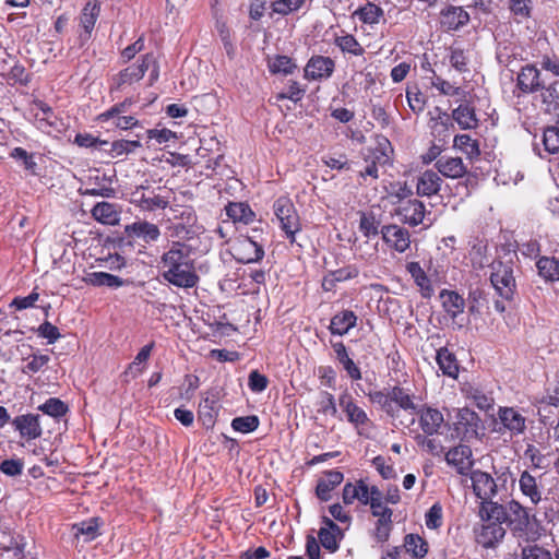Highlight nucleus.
Returning a JSON list of instances; mask_svg holds the SVG:
<instances>
[{
	"instance_id": "f704fd0d",
	"label": "nucleus",
	"mask_w": 559,
	"mask_h": 559,
	"mask_svg": "<svg viewBox=\"0 0 559 559\" xmlns=\"http://www.w3.org/2000/svg\"><path fill=\"white\" fill-rule=\"evenodd\" d=\"M226 214L234 222L250 224L253 222L255 214L247 203L230 202L226 206Z\"/></svg>"
},
{
	"instance_id": "412c9836",
	"label": "nucleus",
	"mask_w": 559,
	"mask_h": 559,
	"mask_svg": "<svg viewBox=\"0 0 559 559\" xmlns=\"http://www.w3.org/2000/svg\"><path fill=\"white\" fill-rule=\"evenodd\" d=\"M440 299L443 310L452 319L453 323L459 328L463 326V322L457 319L463 314L465 309L464 298L456 292L443 289L440 293Z\"/></svg>"
},
{
	"instance_id": "f03ea898",
	"label": "nucleus",
	"mask_w": 559,
	"mask_h": 559,
	"mask_svg": "<svg viewBox=\"0 0 559 559\" xmlns=\"http://www.w3.org/2000/svg\"><path fill=\"white\" fill-rule=\"evenodd\" d=\"M368 397L393 420L399 419L402 412L409 415H415L417 412L416 396L406 386L393 385L379 391H370Z\"/></svg>"
},
{
	"instance_id": "774afa93",
	"label": "nucleus",
	"mask_w": 559,
	"mask_h": 559,
	"mask_svg": "<svg viewBox=\"0 0 559 559\" xmlns=\"http://www.w3.org/2000/svg\"><path fill=\"white\" fill-rule=\"evenodd\" d=\"M543 102L548 105L559 106V81L551 83L542 92Z\"/></svg>"
},
{
	"instance_id": "c03bdc74",
	"label": "nucleus",
	"mask_w": 559,
	"mask_h": 559,
	"mask_svg": "<svg viewBox=\"0 0 559 559\" xmlns=\"http://www.w3.org/2000/svg\"><path fill=\"white\" fill-rule=\"evenodd\" d=\"M81 146H99L102 150H106L104 146H110V150L115 153V156H120L134 147L140 145V142H78Z\"/></svg>"
},
{
	"instance_id": "f8f14e48",
	"label": "nucleus",
	"mask_w": 559,
	"mask_h": 559,
	"mask_svg": "<svg viewBox=\"0 0 559 559\" xmlns=\"http://www.w3.org/2000/svg\"><path fill=\"white\" fill-rule=\"evenodd\" d=\"M132 104L131 99H126L124 102L115 105L112 108L107 110L106 112L99 116V119L104 122H109L115 124L117 128L122 130L134 129L142 127L139 126V121L132 116H121V114L127 111V107Z\"/></svg>"
},
{
	"instance_id": "de8ad7c7",
	"label": "nucleus",
	"mask_w": 559,
	"mask_h": 559,
	"mask_svg": "<svg viewBox=\"0 0 559 559\" xmlns=\"http://www.w3.org/2000/svg\"><path fill=\"white\" fill-rule=\"evenodd\" d=\"M380 222L371 212H361L359 219V230L365 237L377 236L379 234Z\"/></svg>"
},
{
	"instance_id": "2eb2a0df",
	"label": "nucleus",
	"mask_w": 559,
	"mask_h": 559,
	"mask_svg": "<svg viewBox=\"0 0 559 559\" xmlns=\"http://www.w3.org/2000/svg\"><path fill=\"white\" fill-rule=\"evenodd\" d=\"M415 414L418 416V423L427 436H432L438 433L442 425L444 424L443 414L431 406L423 405L417 406V412Z\"/></svg>"
},
{
	"instance_id": "58836bf2",
	"label": "nucleus",
	"mask_w": 559,
	"mask_h": 559,
	"mask_svg": "<svg viewBox=\"0 0 559 559\" xmlns=\"http://www.w3.org/2000/svg\"><path fill=\"white\" fill-rule=\"evenodd\" d=\"M437 116L430 120L431 134L435 138L449 136V130L453 129V123L449 114L436 108Z\"/></svg>"
},
{
	"instance_id": "603ef678",
	"label": "nucleus",
	"mask_w": 559,
	"mask_h": 559,
	"mask_svg": "<svg viewBox=\"0 0 559 559\" xmlns=\"http://www.w3.org/2000/svg\"><path fill=\"white\" fill-rule=\"evenodd\" d=\"M11 156L16 160H21L24 169L29 173L32 176H36L37 173V163L35 162V155L28 154L24 148L15 147L11 152Z\"/></svg>"
},
{
	"instance_id": "7ed1b4c3",
	"label": "nucleus",
	"mask_w": 559,
	"mask_h": 559,
	"mask_svg": "<svg viewBox=\"0 0 559 559\" xmlns=\"http://www.w3.org/2000/svg\"><path fill=\"white\" fill-rule=\"evenodd\" d=\"M274 214L280 222L282 230L290 242L295 241V236L300 231V221L293 202L285 197L278 198L273 204Z\"/></svg>"
},
{
	"instance_id": "423d86ee",
	"label": "nucleus",
	"mask_w": 559,
	"mask_h": 559,
	"mask_svg": "<svg viewBox=\"0 0 559 559\" xmlns=\"http://www.w3.org/2000/svg\"><path fill=\"white\" fill-rule=\"evenodd\" d=\"M490 282L500 297L506 300L513 298L515 293V280L511 266L502 262L492 263Z\"/></svg>"
},
{
	"instance_id": "393cba45",
	"label": "nucleus",
	"mask_w": 559,
	"mask_h": 559,
	"mask_svg": "<svg viewBox=\"0 0 559 559\" xmlns=\"http://www.w3.org/2000/svg\"><path fill=\"white\" fill-rule=\"evenodd\" d=\"M344 479L343 473L336 469L328 471L318 480L316 493L317 497L322 501L331 499V492L337 487Z\"/></svg>"
},
{
	"instance_id": "13d9d810",
	"label": "nucleus",
	"mask_w": 559,
	"mask_h": 559,
	"mask_svg": "<svg viewBox=\"0 0 559 559\" xmlns=\"http://www.w3.org/2000/svg\"><path fill=\"white\" fill-rule=\"evenodd\" d=\"M480 514L483 518H487L486 521L495 520L498 522L504 515V511L502 506L489 500L486 502L481 501Z\"/></svg>"
},
{
	"instance_id": "6e6d98bb",
	"label": "nucleus",
	"mask_w": 559,
	"mask_h": 559,
	"mask_svg": "<svg viewBox=\"0 0 559 559\" xmlns=\"http://www.w3.org/2000/svg\"><path fill=\"white\" fill-rule=\"evenodd\" d=\"M234 430L241 433H249L259 427V418L257 416L236 417L231 421Z\"/></svg>"
},
{
	"instance_id": "dca6fc26",
	"label": "nucleus",
	"mask_w": 559,
	"mask_h": 559,
	"mask_svg": "<svg viewBox=\"0 0 559 559\" xmlns=\"http://www.w3.org/2000/svg\"><path fill=\"white\" fill-rule=\"evenodd\" d=\"M132 203L142 211L152 212L157 209H166L169 205V199L166 195L154 193L153 190L146 192L145 188L141 186L132 193Z\"/></svg>"
},
{
	"instance_id": "9d476101",
	"label": "nucleus",
	"mask_w": 559,
	"mask_h": 559,
	"mask_svg": "<svg viewBox=\"0 0 559 559\" xmlns=\"http://www.w3.org/2000/svg\"><path fill=\"white\" fill-rule=\"evenodd\" d=\"M380 233L384 243L399 253H404L411 246L409 231L400 225H385Z\"/></svg>"
},
{
	"instance_id": "bb28decb",
	"label": "nucleus",
	"mask_w": 559,
	"mask_h": 559,
	"mask_svg": "<svg viewBox=\"0 0 559 559\" xmlns=\"http://www.w3.org/2000/svg\"><path fill=\"white\" fill-rule=\"evenodd\" d=\"M95 221L104 225L115 226L120 221V211L109 202H98L91 211Z\"/></svg>"
},
{
	"instance_id": "09e8293b",
	"label": "nucleus",
	"mask_w": 559,
	"mask_h": 559,
	"mask_svg": "<svg viewBox=\"0 0 559 559\" xmlns=\"http://www.w3.org/2000/svg\"><path fill=\"white\" fill-rule=\"evenodd\" d=\"M297 68L292 58L287 56H276L269 60V69L272 73L292 74Z\"/></svg>"
},
{
	"instance_id": "a878e982",
	"label": "nucleus",
	"mask_w": 559,
	"mask_h": 559,
	"mask_svg": "<svg viewBox=\"0 0 559 559\" xmlns=\"http://www.w3.org/2000/svg\"><path fill=\"white\" fill-rule=\"evenodd\" d=\"M468 21V13L461 7H448L441 12V25L449 31H456Z\"/></svg>"
},
{
	"instance_id": "ddd939ff",
	"label": "nucleus",
	"mask_w": 559,
	"mask_h": 559,
	"mask_svg": "<svg viewBox=\"0 0 559 559\" xmlns=\"http://www.w3.org/2000/svg\"><path fill=\"white\" fill-rule=\"evenodd\" d=\"M478 415L469 408H460L456 412L454 430L462 439H471L477 436L479 428Z\"/></svg>"
},
{
	"instance_id": "a19ab883",
	"label": "nucleus",
	"mask_w": 559,
	"mask_h": 559,
	"mask_svg": "<svg viewBox=\"0 0 559 559\" xmlns=\"http://www.w3.org/2000/svg\"><path fill=\"white\" fill-rule=\"evenodd\" d=\"M538 274L546 281H559V261L556 258L542 257L536 263Z\"/></svg>"
},
{
	"instance_id": "338daca9",
	"label": "nucleus",
	"mask_w": 559,
	"mask_h": 559,
	"mask_svg": "<svg viewBox=\"0 0 559 559\" xmlns=\"http://www.w3.org/2000/svg\"><path fill=\"white\" fill-rule=\"evenodd\" d=\"M37 333L40 337L46 338L48 344H53L61 337L59 329L48 321L38 326Z\"/></svg>"
},
{
	"instance_id": "39448f33",
	"label": "nucleus",
	"mask_w": 559,
	"mask_h": 559,
	"mask_svg": "<svg viewBox=\"0 0 559 559\" xmlns=\"http://www.w3.org/2000/svg\"><path fill=\"white\" fill-rule=\"evenodd\" d=\"M500 433H508L510 438L525 433L527 419L522 409L516 407L500 406L497 412Z\"/></svg>"
},
{
	"instance_id": "1a4fd4ad",
	"label": "nucleus",
	"mask_w": 559,
	"mask_h": 559,
	"mask_svg": "<svg viewBox=\"0 0 559 559\" xmlns=\"http://www.w3.org/2000/svg\"><path fill=\"white\" fill-rule=\"evenodd\" d=\"M338 405L345 414L347 421L355 428L360 429L370 424L367 413L357 405L353 395L348 391H344L340 394Z\"/></svg>"
},
{
	"instance_id": "37998d69",
	"label": "nucleus",
	"mask_w": 559,
	"mask_h": 559,
	"mask_svg": "<svg viewBox=\"0 0 559 559\" xmlns=\"http://www.w3.org/2000/svg\"><path fill=\"white\" fill-rule=\"evenodd\" d=\"M210 151V147L199 146L198 148H195L194 154H173L171 163L183 167L195 165L201 162V158L207 157Z\"/></svg>"
},
{
	"instance_id": "680f3d73",
	"label": "nucleus",
	"mask_w": 559,
	"mask_h": 559,
	"mask_svg": "<svg viewBox=\"0 0 559 559\" xmlns=\"http://www.w3.org/2000/svg\"><path fill=\"white\" fill-rule=\"evenodd\" d=\"M533 151L540 158L551 160V155L559 154V142H534Z\"/></svg>"
},
{
	"instance_id": "6e6552de",
	"label": "nucleus",
	"mask_w": 559,
	"mask_h": 559,
	"mask_svg": "<svg viewBox=\"0 0 559 559\" xmlns=\"http://www.w3.org/2000/svg\"><path fill=\"white\" fill-rule=\"evenodd\" d=\"M180 222L174 223L170 227V237L180 240H190L202 231V227L197 224L194 212L187 207L180 215Z\"/></svg>"
},
{
	"instance_id": "20e7f679",
	"label": "nucleus",
	"mask_w": 559,
	"mask_h": 559,
	"mask_svg": "<svg viewBox=\"0 0 559 559\" xmlns=\"http://www.w3.org/2000/svg\"><path fill=\"white\" fill-rule=\"evenodd\" d=\"M393 155V147L391 142H373V145L368 148L365 156L367 166L360 171V176L371 177L373 179L379 177V167H384L391 163Z\"/></svg>"
},
{
	"instance_id": "9b49d317",
	"label": "nucleus",
	"mask_w": 559,
	"mask_h": 559,
	"mask_svg": "<svg viewBox=\"0 0 559 559\" xmlns=\"http://www.w3.org/2000/svg\"><path fill=\"white\" fill-rule=\"evenodd\" d=\"M471 480L474 493L481 501L492 500L497 496L499 485L490 474L476 469L471 472Z\"/></svg>"
},
{
	"instance_id": "a211bd4d",
	"label": "nucleus",
	"mask_w": 559,
	"mask_h": 559,
	"mask_svg": "<svg viewBox=\"0 0 559 559\" xmlns=\"http://www.w3.org/2000/svg\"><path fill=\"white\" fill-rule=\"evenodd\" d=\"M335 68L334 61L330 57L313 56L305 67V79L310 81H320L329 79Z\"/></svg>"
},
{
	"instance_id": "473e14b6",
	"label": "nucleus",
	"mask_w": 559,
	"mask_h": 559,
	"mask_svg": "<svg viewBox=\"0 0 559 559\" xmlns=\"http://www.w3.org/2000/svg\"><path fill=\"white\" fill-rule=\"evenodd\" d=\"M436 166L440 174L449 178H460L466 173L461 157H440Z\"/></svg>"
},
{
	"instance_id": "4d7b16f0",
	"label": "nucleus",
	"mask_w": 559,
	"mask_h": 559,
	"mask_svg": "<svg viewBox=\"0 0 559 559\" xmlns=\"http://www.w3.org/2000/svg\"><path fill=\"white\" fill-rule=\"evenodd\" d=\"M39 411L51 416V417H60L66 414L68 407L67 405L60 401L59 399L50 397L43 405H40Z\"/></svg>"
},
{
	"instance_id": "6ab92c4d",
	"label": "nucleus",
	"mask_w": 559,
	"mask_h": 559,
	"mask_svg": "<svg viewBox=\"0 0 559 559\" xmlns=\"http://www.w3.org/2000/svg\"><path fill=\"white\" fill-rule=\"evenodd\" d=\"M425 205L417 199H407L399 204L396 214L401 217V221L411 226H417L424 222L425 217Z\"/></svg>"
},
{
	"instance_id": "ea45409f",
	"label": "nucleus",
	"mask_w": 559,
	"mask_h": 559,
	"mask_svg": "<svg viewBox=\"0 0 559 559\" xmlns=\"http://www.w3.org/2000/svg\"><path fill=\"white\" fill-rule=\"evenodd\" d=\"M100 13V4L97 1H90L82 10L80 22L87 37H90Z\"/></svg>"
},
{
	"instance_id": "c85d7f7f",
	"label": "nucleus",
	"mask_w": 559,
	"mask_h": 559,
	"mask_svg": "<svg viewBox=\"0 0 559 559\" xmlns=\"http://www.w3.org/2000/svg\"><path fill=\"white\" fill-rule=\"evenodd\" d=\"M357 316L352 310H343L332 317L329 330L334 335H345L356 325Z\"/></svg>"
},
{
	"instance_id": "4be33fe9",
	"label": "nucleus",
	"mask_w": 559,
	"mask_h": 559,
	"mask_svg": "<svg viewBox=\"0 0 559 559\" xmlns=\"http://www.w3.org/2000/svg\"><path fill=\"white\" fill-rule=\"evenodd\" d=\"M506 531L501 523L496 521L484 522L476 530V542L485 548L493 547L504 537Z\"/></svg>"
},
{
	"instance_id": "7c9ffc66",
	"label": "nucleus",
	"mask_w": 559,
	"mask_h": 559,
	"mask_svg": "<svg viewBox=\"0 0 559 559\" xmlns=\"http://www.w3.org/2000/svg\"><path fill=\"white\" fill-rule=\"evenodd\" d=\"M442 179L432 171L427 170L420 175L417 181V193L421 197H431L440 191Z\"/></svg>"
},
{
	"instance_id": "bf43d9fd",
	"label": "nucleus",
	"mask_w": 559,
	"mask_h": 559,
	"mask_svg": "<svg viewBox=\"0 0 559 559\" xmlns=\"http://www.w3.org/2000/svg\"><path fill=\"white\" fill-rule=\"evenodd\" d=\"M442 507L439 503L432 504L425 515V523L429 530H437L442 525Z\"/></svg>"
},
{
	"instance_id": "f3484780",
	"label": "nucleus",
	"mask_w": 559,
	"mask_h": 559,
	"mask_svg": "<svg viewBox=\"0 0 559 559\" xmlns=\"http://www.w3.org/2000/svg\"><path fill=\"white\" fill-rule=\"evenodd\" d=\"M445 461L461 475H467L474 464L472 449L465 444H459L445 453Z\"/></svg>"
},
{
	"instance_id": "69168bd1",
	"label": "nucleus",
	"mask_w": 559,
	"mask_h": 559,
	"mask_svg": "<svg viewBox=\"0 0 559 559\" xmlns=\"http://www.w3.org/2000/svg\"><path fill=\"white\" fill-rule=\"evenodd\" d=\"M305 94V90L300 87L299 83L296 81L289 82L288 86L285 91L277 95L278 99H289L294 103L299 102Z\"/></svg>"
},
{
	"instance_id": "cd10ccee",
	"label": "nucleus",
	"mask_w": 559,
	"mask_h": 559,
	"mask_svg": "<svg viewBox=\"0 0 559 559\" xmlns=\"http://www.w3.org/2000/svg\"><path fill=\"white\" fill-rule=\"evenodd\" d=\"M406 270L417 285L421 297L430 298L433 295L435 289L430 278L427 276L420 264L418 262H409L406 265Z\"/></svg>"
},
{
	"instance_id": "e433bc0d",
	"label": "nucleus",
	"mask_w": 559,
	"mask_h": 559,
	"mask_svg": "<svg viewBox=\"0 0 559 559\" xmlns=\"http://www.w3.org/2000/svg\"><path fill=\"white\" fill-rule=\"evenodd\" d=\"M437 364L443 374L456 378L459 373V366L455 356L445 347H441L437 350Z\"/></svg>"
},
{
	"instance_id": "052dcab7",
	"label": "nucleus",
	"mask_w": 559,
	"mask_h": 559,
	"mask_svg": "<svg viewBox=\"0 0 559 559\" xmlns=\"http://www.w3.org/2000/svg\"><path fill=\"white\" fill-rule=\"evenodd\" d=\"M319 412L325 415L337 417L338 411L336 407L335 399L331 393L326 391L321 392L319 401Z\"/></svg>"
},
{
	"instance_id": "49530a36",
	"label": "nucleus",
	"mask_w": 559,
	"mask_h": 559,
	"mask_svg": "<svg viewBox=\"0 0 559 559\" xmlns=\"http://www.w3.org/2000/svg\"><path fill=\"white\" fill-rule=\"evenodd\" d=\"M335 45L344 53H350L353 56H362L365 52V49L361 47V45L350 34L336 37Z\"/></svg>"
},
{
	"instance_id": "2f4dec72",
	"label": "nucleus",
	"mask_w": 559,
	"mask_h": 559,
	"mask_svg": "<svg viewBox=\"0 0 559 559\" xmlns=\"http://www.w3.org/2000/svg\"><path fill=\"white\" fill-rule=\"evenodd\" d=\"M518 86L524 93H532L542 87L539 71L533 66L524 67L518 75Z\"/></svg>"
},
{
	"instance_id": "e2e57ef3",
	"label": "nucleus",
	"mask_w": 559,
	"mask_h": 559,
	"mask_svg": "<svg viewBox=\"0 0 559 559\" xmlns=\"http://www.w3.org/2000/svg\"><path fill=\"white\" fill-rule=\"evenodd\" d=\"M48 355L33 354L27 358V364L23 368L24 373H36L49 362Z\"/></svg>"
},
{
	"instance_id": "4468645a",
	"label": "nucleus",
	"mask_w": 559,
	"mask_h": 559,
	"mask_svg": "<svg viewBox=\"0 0 559 559\" xmlns=\"http://www.w3.org/2000/svg\"><path fill=\"white\" fill-rule=\"evenodd\" d=\"M233 250L235 259L241 263L258 262L264 257L263 247L249 237L238 239Z\"/></svg>"
},
{
	"instance_id": "aec40b11",
	"label": "nucleus",
	"mask_w": 559,
	"mask_h": 559,
	"mask_svg": "<svg viewBox=\"0 0 559 559\" xmlns=\"http://www.w3.org/2000/svg\"><path fill=\"white\" fill-rule=\"evenodd\" d=\"M124 234L129 238L141 239L146 243L155 242L160 236L157 225L147 221H136L124 226Z\"/></svg>"
},
{
	"instance_id": "c9c22d12",
	"label": "nucleus",
	"mask_w": 559,
	"mask_h": 559,
	"mask_svg": "<svg viewBox=\"0 0 559 559\" xmlns=\"http://www.w3.org/2000/svg\"><path fill=\"white\" fill-rule=\"evenodd\" d=\"M72 532L75 538L83 536L84 542L94 540L99 535V520L92 518L72 525Z\"/></svg>"
},
{
	"instance_id": "0eeeda50",
	"label": "nucleus",
	"mask_w": 559,
	"mask_h": 559,
	"mask_svg": "<svg viewBox=\"0 0 559 559\" xmlns=\"http://www.w3.org/2000/svg\"><path fill=\"white\" fill-rule=\"evenodd\" d=\"M155 63V58L152 53H146L141 58L139 64H132L122 70L115 79V88L118 91H126L127 87L139 82L150 69L151 64Z\"/></svg>"
},
{
	"instance_id": "a18cd8bd",
	"label": "nucleus",
	"mask_w": 559,
	"mask_h": 559,
	"mask_svg": "<svg viewBox=\"0 0 559 559\" xmlns=\"http://www.w3.org/2000/svg\"><path fill=\"white\" fill-rule=\"evenodd\" d=\"M431 85L435 88H437L441 94L445 96L455 97L457 102L465 100L466 98V92L462 87L454 86L453 84L443 80L440 76H436L432 80Z\"/></svg>"
},
{
	"instance_id": "8fccbe9b",
	"label": "nucleus",
	"mask_w": 559,
	"mask_h": 559,
	"mask_svg": "<svg viewBox=\"0 0 559 559\" xmlns=\"http://www.w3.org/2000/svg\"><path fill=\"white\" fill-rule=\"evenodd\" d=\"M404 547L406 551L414 555L416 558H423L428 551V544L415 534L406 535Z\"/></svg>"
},
{
	"instance_id": "5701e85b",
	"label": "nucleus",
	"mask_w": 559,
	"mask_h": 559,
	"mask_svg": "<svg viewBox=\"0 0 559 559\" xmlns=\"http://www.w3.org/2000/svg\"><path fill=\"white\" fill-rule=\"evenodd\" d=\"M519 488L521 493L528 498L532 504L537 506L543 500V487L528 471H523L520 474Z\"/></svg>"
},
{
	"instance_id": "5fc2aeb1",
	"label": "nucleus",
	"mask_w": 559,
	"mask_h": 559,
	"mask_svg": "<svg viewBox=\"0 0 559 559\" xmlns=\"http://www.w3.org/2000/svg\"><path fill=\"white\" fill-rule=\"evenodd\" d=\"M406 99L413 112L419 114L424 110L426 98L425 95L418 90V87L413 86L407 88Z\"/></svg>"
},
{
	"instance_id": "c756f323",
	"label": "nucleus",
	"mask_w": 559,
	"mask_h": 559,
	"mask_svg": "<svg viewBox=\"0 0 559 559\" xmlns=\"http://www.w3.org/2000/svg\"><path fill=\"white\" fill-rule=\"evenodd\" d=\"M83 282L87 285L109 288H119L126 284V281L119 276L106 272H90L83 277Z\"/></svg>"
},
{
	"instance_id": "72a5a7b5",
	"label": "nucleus",
	"mask_w": 559,
	"mask_h": 559,
	"mask_svg": "<svg viewBox=\"0 0 559 559\" xmlns=\"http://www.w3.org/2000/svg\"><path fill=\"white\" fill-rule=\"evenodd\" d=\"M324 526L319 531V540L321 545L330 550L335 551L338 548V543L335 533L338 532V526L329 518H323Z\"/></svg>"
},
{
	"instance_id": "4c0bfd02",
	"label": "nucleus",
	"mask_w": 559,
	"mask_h": 559,
	"mask_svg": "<svg viewBox=\"0 0 559 559\" xmlns=\"http://www.w3.org/2000/svg\"><path fill=\"white\" fill-rule=\"evenodd\" d=\"M452 118L457 122L461 129H473L477 127L478 120L476 118L474 108L467 104H461L452 112Z\"/></svg>"
},
{
	"instance_id": "f257e3e1",
	"label": "nucleus",
	"mask_w": 559,
	"mask_h": 559,
	"mask_svg": "<svg viewBox=\"0 0 559 559\" xmlns=\"http://www.w3.org/2000/svg\"><path fill=\"white\" fill-rule=\"evenodd\" d=\"M163 277L174 286L192 288L199 282L195 273L191 249L181 241H174L160 258Z\"/></svg>"
},
{
	"instance_id": "b1692460",
	"label": "nucleus",
	"mask_w": 559,
	"mask_h": 559,
	"mask_svg": "<svg viewBox=\"0 0 559 559\" xmlns=\"http://www.w3.org/2000/svg\"><path fill=\"white\" fill-rule=\"evenodd\" d=\"M13 425L20 432L21 437L28 440L36 439L41 436V427L39 424L38 415L26 414L16 416L13 420Z\"/></svg>"
},
{
	"instance_id": "3c124183",
	"label": "nucleus",
	"mask_w": 559,
	"mask_h": 559,
	"mask_svg": "<svg viewBox=\"0 0 559 559\" xmlns=\"http://www.w3.org/2000/svg\"><path fill=\"white\" fill-rule=\"evenodd\" d=\"M392 515L386 512V515L378 516L376 528H374V538L379 543H384L389 539L391 528H392Z\"/></svg>"
},
{
	"instance_id": "79ce46f5",
	"label": "nucleus",
	"mask_w": 559,
	"mask_h": 559,
	"mask_svg": "<svg viewBox=\"0 0 559 559\" xmlns=\"http://www.w3.org/2000/svg\"><path fill=\"white\" fill-rule=\"evenodd\" d=\"M383 14V10L372 2H367L364 7L355 11V15L366 24L379 23Z\"/></svg>"
},
{
	"instance_id": "864d4df0",
	"label": "nucleus",
	"mask_w": 559,
	"mask_h": 559,
	"mask_svg": "<svg viewBox=\"0 0 559 559\" xmlns=\"http://www.w3.org/2000/svg\"><path fill=\"white\" fill-rule=\"evenodd\" d=\"M305 1L306 0H275L271 3V8L276 14L287 15L299 10Z\"/></svg>"
},
{
	"instance_id": "0e129e2a",
	"label": "nucleus",
	"mask_w": 559,
	"mask_h": 559,
	"mask_svg": "<svg viewBox=\"0 0 559 559\" xmlns=\"http://www.w3.org/2000/svg\"><path fill=\"white\" fill-rule=\"evenodd\" d=\"M524 455L531 461L534 468L544 469L547 467L546 456L534 444L527 445Z\"/></svg>"
}]
</instances>
